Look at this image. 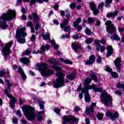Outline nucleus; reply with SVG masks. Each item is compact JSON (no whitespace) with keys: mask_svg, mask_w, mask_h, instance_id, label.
I'll list each match as a JSON object with an SVG mask.
<instances>
[{"mask_svg":"<svg viewBox=\"0 0 124 124\" xmlns=\"http://www.w3.org/2000/svg\"><path fill=\"white\" fill-rule=\"evenodd\" d=\"M54 74V71L52 70H47V69L45 71L43 74L42 75L43 76L52 75Z\"/></svg>","mask_w":124,"mask_h":124,"instance_id":"obj_24","label":"nucleus"},{"mask_svg":"<svg viewBox=\"0 0 124 124\" xmlns=\"http://www.w3.org/2000/svg\"><path fill=\"white\" fill-rule=\"evenodd\" d=\"M112 116L113 118H114V121H115V119H118V118H119V115L117 112H114Z\"/></svg>","mask_w":124,"mask_h":124,"instance_id":"obj_47","label":"nucleus"},{"mask_svg":"<svg viewBox=\"0 0 124 124\" xmlns=\"http://www.w3.org/2000/svg\"><path fill=\"white\" fill-rule=\"evenodd\" d=\"M5 73H7V74H9V70L6 69V70L0 71V77L1 78V77H3V75H4Z\"/></svg>","mask_w":124,"mask_h":124,"instance_id":"obj_34","label":"nucleus"},{"mask_svg":"<svg viewBox=\"0 0 124 124\" xmlns=\"http://www.w3.org/2000/svg\"><path fill=\"white\" fill-rule=\"evenodd\" d=\"M22 111L27 120L34 121L36 117L34 112V108L31 106H23Z\"/></svg>","mask_w":124,"mask_h":124,"instance_id":"obj_1","label":"nucleus"},{"mask_svg":"<svg viewBox=\"0 0 124 124\" xmlns=\"http://www.w3.org/2000/svg\"><path fill=\"white\" fill-rule=\"evenodd\" d=\"M70 31V27L69 26L64 27V31Z\"/></svg>","mask_w":124,"mask_h":124,"instance_id":"obj_52","label":"nucleus"},{"mask_svg":"<svg viewBox=\"0 0 124 124\" xmlns=\"http://www.w3.org/2000/svg\"><path fill=\"white\" fill-rule=\"evenodd\" d=\"M115 94H118V95H122L123 94V93L122 91H116L115 92Z\"/></svg>","mask_w":124,"mask_h":124,"instance_id":"obj_53","label":"nucleus"},{"mask_svg":"<svg viewBox=\"0 0 124 124\" xmlns=\"http://www.w3.org/2000/svg\"><path fill=\"white\" fill-rule=\"evenodd\" d=\"M93 22H94V19H93V18L90 17L88 18V22L90 24L92 23H93Z\"/></svg>","mask_w":124,"mask_h":124,"instance_id":"obj_54","label":"nucleus"},{"mask_svg":"<svg viewBox=\"0 0 124 124\" xmlns=\"http://www.w3.org/2000/svg\"><path fill=\"white\" fill-rule=\"evenodd\" d=\"M40 26L41 25L40 24H36L35 26V29L36 30V31H37V30H38V29H39L40 28Z\"/></svg>","mask_w":124,"mask_h":124,"instance_id":"obj_58","label":"nucleus"},{"mask_svg":"<svg viewBox=\"0 0 124 124\" xmlns=\"http://www.w3.org/2000/svg\"><path fill=\"white\" fill-rule=\"evenodd\" d=\"M48 62H49V63H52L54 65H59V62L56 61L55 59H50L48 60Z\"/></svg>","mask_w":124,"mask_h":124,"instance_id":"obj_33","label":"nucleus"},{"mask_svg":"<svg viewBox=\"0 0 124 124\" xmlns=\"http://www.w3.org/2000/svg\"><path fill=\"white\" fill-rule=\"evenodd\" d=\"M81 22V18L79 17L77 19L76 21H74L73 22V26H74V28H76L77 26H78V25H79V23H80Z\"/></svg>","mask_w":124,"mask_h":124,"instance_id":"obj_31","label":"nucleus"},{"mask_svg":"<svg viewBox=\"0 0 124 124\" xmlns=\"http://www.w3.org/2000/svg\"><path fill=\"white\" fill-rule=\"evenodd\" d=\"M13 44V41H11L9 43H7L5 47L2 49V54L3 57L5 58V61H6V59L8 58V55L10 54V48L12 47Z\"/></svg>","mask_w":124,"mask_h":124,"instance_id":"obj_7","label":"nucleus"},{"mask_svg":"<svg viewBox=\"0 0 124 124\" xmlns=\"http://www.w3.org/2000/svg\"><path fill=\"white\" fill-rule=\"evenodd\" d=\"M119 14V11H115L113 13H109L107 14V17L108 18L112 17L113 18H115L116 16Z\"/></svg>","mask_w":124,"mask_h":124,"instance_id":"obj_22","label":"nucleus"},{"mask_svg":"<svg viewBox=\"0 0 124 124\" xmlns=\"http://www.w3.org/2000/svg\"><path fill=\"white\" fill-rule=\"evenodd\" d=\"M96 106V103H93L91 104V107L90 108H86V112L88 115L90 114V111H91L92 113H93L94 111V107H95Z\"/></svg>","mask_w":124,"mask_h":124,"instance_id":"obj_17","label":"nucleus"},{"mask_svg":"<svg viewBox=\"0 0 124 124\" xmlns=\"http://www.w3.org/2000/svg\"><path fill=\"white\" fill-rule=\"evenodd\" d=\"M111 39H113V40H116V41H120L121 40L120 37H118L117 34H115L112 37H111Z\"/></svg>","mask_w":124,"mask_h":124,"instance_id":"obj_39","label":"nucleus"},{"mask_svg":"<svg viewBox=\"0 0 124 124\" xmlns=\"http://www.w3.org/2000/svg\"><path fill=\"white\" fill-rule=\"evenodd\" d=\"M100 42L101 43V44H103L104 45L106 44V41L104 39H101Z\"/></svg>","mask_w":124,"mask_h":124,"instance_id":"obj_55","label":"nucleus"},{"mask_svg":"<svg viewBox=\"0 0 124 124\" xmlns=\"http://www.w3.org/2000/svg\"><path fill=\"white\" fill-rule=\"evenodd\" d=\"M113 1V0H106L105 3V6L106 7H110V4L112 3V2Z\"/></svg>","mask_w":124,"mask_h":124,"instance_id":"obj_36","label":"nucleus"},{"mask_svg":"<svg viewBox=\"0 0 124 124\" xmlns=\"http://www.w3.org/2000/svg\"><path fill=\"white\" fill-rule=\"evenodd\" d=\"M18 72L20 73L23 80H25L27 78V76H26L25 73L23 71V69L21 67L18 68Z\"/></svg>","mask_w":124,"mask_h":124,"instance_id":"obj_21","label":"nucleus"},{"mask_svg":"<svg viewBox=\"0 0 124 124\" xmlns=\"http://www.w3.org/2000/svg\"><path fill=\"white\" fill-rule=\"evenodd\" d=\"M76 77V72H74L71 75L66 76L67 79H69L70 80H73L75 79Z\"/></svg>","mask_w":124,"mask_h":124,"instance_id":"obj_26","label":"nucleus"},{"mask_svg":"<svg viewBox=\"0 0 124 124\" xmlns=\"http://www.w3.org/2000/svg\"><path fill=\"white\" fill-rule=\"evenodd\" d=\"M93 41V40L92 38H89L85 40L86 44H91Z\"/></svg>","mask_w":124,"mask_h":124,"instance_id":"obj_42","label":"nucleus"},{"mask_svg":"<svg viewBox=\"0 0 124 124\" xmlns=\"http://www.w3.org/2000/svg\"><path fill=\"white\" fill-rule=\"evenodd\" d=\"M68 23H69V20L67 19H65L63 20V23L60 24V27L61 29H63V28H64L66 26V25L68 24Z\"/></svg>","mask_w":124,"mask_h":124,"instance_id":"obj_27","label":"nucleus"},{"mask_svg":"<svg viewBox=\"0 0 124 124\" xmlns=\"http://www.w3.org/2000/svg\"><path fill=\"white\" fill-rule=\"evenodd\" d=\"M62 38H69V35H63Z\"/></svg>","mask_w":124,"mask_h":124,"instance_id":"obj_63","label":"nucleus"},{"mask_svg":"<svg viewBox=\"0 0 124 124\" xmlns=\"http://www.w3.org/2000/svg\"><path fill=\"white\" fill-rule=\"evenodd\" d=\"M56 76L58 78L56 79V81H53V87L56 89L60 88V87H63L64 86V79L63 78L65 77V75L62 73L59 72L56 73Z\"/></svg>","mask_w":124,"mask_h":124,"instance_id":"obj_4","label":"nucleus"},{"mask_svg":"<svg viewBox=\"0 0 124 124\" xmlns=\"http://www.w3.org/2000/svg\"><path fill=\"white\" fill-rule=\"evenodd\" d=\"M106 49V47H105V46H101L100 45H99L98 46H96V50L97 51H99L100 50L101 53H102L105 51V49Z\"/></svg>","mask_w":124,"mask_h":124,"instance_id":"obj_25","label":"nucleus"},{"mask_svg":"<svg viewBox=\"0 0 124 124\" xmlns=\"http://www.w3.org/2000/svg\"><path fill=\"white\" fill-rule=\"evenodd\" d=\"M50 49V46L49 45H45V46H42L40 47V50H38L37 51L36 50H33L32 51V54H36V55H37V54H42L43 52H45V50H49Z\"/></svg>","mask_w":124,"mask_h":124,"instance_id":"obj_12","label":"nucleus"},{"mask_svg":"<svg viewBox=\"0 0 124 124\" xmlns=\"http://www.w3.org/2000/svg\"><path fill=\"white\" fill-rule=\"evenodd\" d=\"M82 30V26L81 25H78L77 27V31H80Z\"/></svg>","mask_w":124,"mask_h":124,"instance_id":"obj_61","label":"nucleus"},{"mask_svg":"<svg viewBox=\"0 0 124 124\" xmlns=\"http://www.w3.org/2000/svg\"><path fill=\"white\" fill-rule=\"evenodd\" d=\"M73 38L74 40H77V39H78V38H79V35H78V34L75 35L73 36Z\"/></svg>","mask_w":124,"mask_h":124,"instance_id":"obj_59","label":"nucleus"},{"mask_svg":"<svg viewBox=\"0 0 124 124\" xmlns=\"http://www.w3.org/2000/svg\"><path fill=\"white\" fill-rule=\"evenodd\" d=\"M78 92H81L83 93H85V100L86 102H90L91 101V97L89 95V89L87 88L84 87L82 88V84H80L77 89Z\"/></svg>","mask_w":124,"mask_h":124,"instance_id":"obj_8","label":"nucleus"},{"mask_svg":"<svg viewBox=\"0 0 124 124\" xmlns=\"http://www.w3.org/2000/svg\"><path fill=\"white\" fill-rule=\"evenodd\" d=\"M106 71L108 72H111V75L113 78H117L118 77V74L116 72H112V69L109 67H107L106 68Z\"/></svg>","mask_w":124,"mask_h":124,"instance_id":"obj_19","label":"nucleus"},{"mask_svg":"<svg viewBox=\"0 0 124 124\" xmlns=\"http://www.w3.org/2000/svg\"><path fill=\"white\" fill-rule=\"evenodd\" d=\"M59 4H55L54 6V8L55 10H58V9H59Z\"/></svg>","mask_w":124,"mask_h":124,"instance_id":"obj_60","label":"nucleus"},{"mask_svg":"<svg viewBox=\"0 0 124 124\" xmlns=\"http://www.w3.org/2000/svg\"><path fill=\"white\" fill-rule=\"evenodd\" d=\"M91 78L93 79V80L94 82H97V80H96V76L95 75H94V73H93V72L91 71Z\"/></svg>","mask_w":124,"mask_h":124,"instance_id":"obj_38","label":"nucleus"},{"mask_svg":"<svg viewBox=\"0 0 124 124\" xmlns=\"http://www.w3.org/2000/svg\"><path fill=\"white\" fill-rule=\"evenodd\" d=\"M60 60L62 62H64L66 64H73L72 61H70L68 60H64L63 58H60Z\"/></svg>","mask_w":124,"mask_h":124,"instance_id":"obj_30","label":"nucleus"},{"mask_svg":"<svg viewBox=\"0 0 124 124\" xmlns=\"http://www.w3.org/2000/svg\"><path fill=\"white\" fill-rule=\"evenodd\" d=\"M25 31H26V28L25 27L16 30V37L17 38V42L19 44H24V43H25L26 42V39L24 37H26L28 34L25 32Z\"/></svg>","mask_w":124,"mask_h":124,"instance_id":"obj_2","label":"nucleus"},{"mask_svg":"<svg viewBox=\"0 0 124 124\" xmlns=\"http://www.w3.org/2000/svg\"><path fill=\"white\" fill-rule=\"evenodd\" d=\"M31 53V50L27 49L25 51L24 53L26 56H29Z\"/></svg>","mask_w":124,"mask_h":124,"instance_id":"obj_49","label":"nucleus"},{"mask_svg":"<svg viewBox=\"0 0 124 124\" xmlns=\"http://www.w3.org/2000/svg\"><path fill=\"white\" fill-rule=\"evenodd\" d=\"M80 108L78 106L75 107L74 109L75 112H78V111H80Z\"/></svg>","mask_w":124,"mask_h":124,"instance_id":"obj_57","label":"nucleus"},{"mask_svg":"<svg viewBox=\"0 0 124 124\" xmlns=\"http://www.w3.org/2000/svg\"><path fill=\"white\" fill-rule=\"evenodd\" d=\"M36 65L38 67L39 71L42 72V75L43 74L44 72H45V71L47 69V67L48 66V65L44 62L37 63Z\"/></svg>","mask_w":124,"mask_h":124,"instance_id":"obj_11","label":"nucleus"},{"mask_svg":"<svg viewBox=\"0 0 124 124\" xmlns=\"http://www.w3.org/2000/svg\"><path fill=\"white\" fill-rule=\"evenodd\" d=\"M38 104L41 110H44V104L45 103L43 101H38Z\"/></svg>","mask_w":124,"mask_h":124,"instance_id":"obj_32","label":"nucleus"},{"mask_svg":"<svg viewBox=\"0 0 124 124\" xmlns=\"http://www.w3.org/2000/svg\"><path fill=\"white\" fill-rule=\"evenodd\" d=\"M42 36L47 42L50 41V33H46V34H43Z\"/></svg>","mask_w":124,"mask_h":124,"instance_id":"obj_29","label":"nucleus"},{"mask_svg":"<svg viewBox=\"0 0 124 124\" xmlns=\"http://www.w3.org/2000/svg\"><path fill=\"white\" fill-rule=\"evenodd\" d=\"M49 0H31L30 2V5H32V4H35L36 3V1H38L39 3H42L43 1L45 2H48Z\"/></svg>","mask_w":124,"mask_h":124,"instance_id":"obj_23","label":"nucleus"},{"mask_svg":"<svg viewBox=\"0 0 124 124\" xmlns=\"http://www.w3.org/2000/svg\"><path fill=\"white\" fill-rule=\"evenodd\" d=\"M52 67L54 68V69H55V70H57V71H62V69L61 67L57 66H52Z\"/></svg>","mask_w":124,"mask_h":124,"instance_id":"obj_46","label":"nucleus"},{"mask_svg":"<svg viewBox=\"0 0 124 124\" xmlns=\"http://www.w3.org/2000/svg\"><path fill=\"white\" fill-rule=\"evenodd\" d=\"M106 116H107V117H108V118H110L112 121H114V118H113V114H112L111 112L107 111L106 113Z\"/></svg>","mask_w":124,"mask_h":124,"instance_id":"obj_40","label":"nucleus"},{"mask_svg":"<svg viewBox=\"0 0 124 124\" xmlns=\"http://www.w3.org/2000/svg\"><path fill=\"white\" fill-rule=\"evenodd\" d=\"M106 49L107 51L106 57H110L113 54V47L111 46H108L106 47Z\"/></svg>","mask_w":124,"mask_h":124,"instance_id":"obj_16","label":"nucleus"},{"mask_svg":"<svg viewBox=\"0 0 124 124\" xmlns=\"http://www.w3.org/2000/svg\"><path fill=\"white\" fill-rule=\"evenodd\" d=\"M16 17V12L13 10H9L6 14H3L1 17H0V20H3V21H10L12 19H14Z\"/></svg>","mask_w":124,"mask_h":124,"instance_id":"obj_6","label":"nucleus"},{"mask_svg":"<svg viewBox=\"0 0 124 124\" xmlns=\"http://www.w3.org/2000/svg\"><path fill=\"white\" fill-rule=\"evenodd\" d=\"M54 111L56 113V114H57V115H60V112L61 111V109H60V108H55Z\"/></svg>","mask_w":124,"mask_h":124,"instance_id":"obj_51","label":"nucleus"},{"mask_svg":"<svg viewBox=\"0 0 124 124\" xmlns=\"http://www.w3.org/2000/svg\"><path fill=\"white\" fill-rule=\"evenodd\" d=\"M85 121V122L87 124H90V119H89V118H86Z\"/></svg>","mask_w":124,"mask_h":124,"instance_id":"obj_64","label":"nucleus"},{"mask_svg":"<svg viewBox=\"0 0 124 124\" xmlns=\"http://www.w3.org/2000/svg\"><path fill=\"white\" fill-rule=\"evenodd\" d=\"M94 61H95V56L94 55H91L89 58V60L85 62V63L87 65L93 64V63H94Z\"/></svg>","mask_w":124,"mask_h":124,"instance_id":"obj_14","label":"nucleus"},{"mask_svg":"<svg viewBox=\"0 0 124 124\" xmlns=\"http://www.w3.org/2000/svg\"><path fill=\"white\" fill-rule=\"evenodd\" d=\"M120 62H121V58H117L114 61V64L119 72H121V64Z\"/></svg>","mask_w":124,"mask_h":124,"instance_id":"obj_15","label":"nucleus"},{"mask_svg":"<svg viewBox=\"0 0 124 124\" xmlns=\"http://www.w3.org/2000/svg\"><path fill=\"white\" fill-rule=\"evenodd\" d=\"M32 15L34 21H38L39 20V16L36 13H33Z\"/></svg>","mask_w":124,"mask_h":124,"instance_id":"obj_37","label":"nucleus"},{"mask_svg":"<svg viewBox=\"0 0 124 124\" xmlns=\"http://www.w3.org/2000/svg\"><path fill=\"white\" fill-rule=\"evenodd\" d=\"M85 33L87 35H91L92 34V32L91 31V30L89 29L88 28H86L85 29Z\"/></svg>","mask_w":124,"mask_h":124,"instance_id":"obj_43","label":"nucleus"},{"mask_svg":"<svg viewBox=\"0 0 124 124\" xmlns=\"http://www.w3.org/2000/svg\"><path fill=\"white\" fill-rule=\"evenodd\" d=\"M76 7V4L75 3H72L70 5V8L71 9H74Z\"/></svg>","mask_w":124,"mask_h":124,"instance_id":"obj_48","label":"nucleus"},{"mask_svg":"<svg viewBox=\"0 0 124 124\" xmlns=\"http://www.w3.org/2000/svg\"><path fill=\"white\" fill-rule=\"evenodd\" d=\"M27 27H30V28L33 27V26H32V22L31 21L28 22L27 23Z\"/></svg>","mask_w":124,"mask_h":124,"instance_id":"obj_56","label":"nucleus"},{"mask_svg":"<svg viewBox=\"0 0 124 124\" xmlns=\"http://www.w3.org/2000/svg\"><path fill=\"white\" fill-rule=\"evenodd\" d=\"M16 114L18 117H22V115L21 114V111L20 110H17L16 111Z\"/></svg>","mask_w":124,"mask_h":124,"instance_id":"obj_62","label":"nucleus"},{"mask_svg":"<svg viewBox=\"0 0 124 124\" xmlns=\"http://www.w3.org/2000/svg\"><path fill=\"white\" fill-rule=\"evenodd\" d=\"M101 101L104 105L110 106L113 103V98L110 94H108L106 91L104 92L100 95Z\"/></svg>","mask_w":124,"mask_h":124,"instance_id":"obj_3","label":"nucleus"},{"mask_svg":"<svg viewBox=\"0 0 124 124\" xmlns=\"http://www.w3.org/2000/svg\"><path fill=\"white\" fill-rule=\"evenodd\" d=\"M81 44L79 43H73L72 44V48L74 51H77L78 50H79V49H81Z\"/></svg>","mask_w":124,"mask_h":124,"instance_id":"obj_18","label":"nucleus"},{"mask_svg":"<svg viewBox=\"0 0 124 124\" xmlns=\"http://www.w3.org/2000/svg\"><path fill=\"white\" fill-rule=\"evenodd\" d=\"M35 35L32 34L31 37L30 38V40L31 42H34L35 41Z\"/></svg>","mask_w":124,"mask_h":124,"instance_id":"obj_45","label":"nucleus"},{"mask_svg":"<svg viewBox=\"0 0 124 124\" xmlns=\"http://www.w3.org/2000/svg\"><path fill=\"white\" fill-rule=\"evenodd\" d=\"M20 62L24 63V64H30L31 63V61L29 60V58L27 57H24L23 58H20L19 59Z\"/></svg>","mask_w":124,"mask_h":124,"instance_id":"obj_20","label":"nucleus"},{"mask_svg":"<svg viewBox=\"0 0 124 124\" xmlns=\"http://www.w3.org/2000/svg\"><path fill=\"white\" fill-rule=\"evenodd\" d=\"M90 6L91 10L93 11L94 15H97L99 13V11L96 9V6L93 3H90Z\"/></svg>","mask_w":124,"mask_h":124,"instance_id":"obj_13","label":"nucleus"},{"mask_svg":"<svg viewBox=\"0 0 124 124\" xmlns=\"http://www.w3.org/2000/svg\"><path fill=\"white\" fill-rule=\"evenodd\" d=\"M105 25H107L106 31L108 33H112L116 31V28L113 24H112V21L111 20H108L105 23Z\"/></svg>","mask_w":124,"mask_h":124,"instance_id":"obj_9","label":"nucleus"},{"mask_svg":"<svg viewBox=\"0 0 124 124\" xmlns=\"http://www.w3.org/2000/svg\"><path fill=\"white\" fill-rule=\"evenodd\" d=\"M104 6V3L103 2H101V3L99 4V5H98V8L99 9H101V8H102V7H103Z\"/></svg>","mask_w":124,"mask_h":124,"instance_id":"obj_50","label":"nucleus"},{"mask_svg":"<svg viewBox=\"0 0 124 124\" xmlns=\"http://www.w3.org/2000/svg\"><path fill=\"white\" fill-rule=\"evenodd\" d=\"M103 116H104V115L102 113H98L96 115L97 119L100 121H101V120H102V119L103 118Z\"/></svg>","mask_w":124,"mask_h":124,"instance_id":"obj_41","label":"nucleus"},{"mask_svg":"<svg viewBox=\"0 0 124 124\" xmlns=\"http://www.w3.org/2000/svg\"><path fill=\"white\" fill-rule=\"evenodd\" d=\"M92 79L91 78H87L83 83L84 88H87L88 90H93V92L95 93H102V88L100 87H96V85L93 84L92 85H89V84L91 83Z\"/></svg>","mask_w":124,"mask_h":124,"instance_id":"obj_5","label":"nucleus"},{"mask_svg":"<svg viewBox=\"0 0 124 124\" xmlns=\"http://www.w3.org/2000/svg\"><path fill=\"white\" fill-rule=\"evenodd\" d=\"M0 23L1 22L0 21ZM0 28L2 29V30H6V29L8 28V25L6 24L5 21H3L0 24Z\"/></svg>","mask_w":124,"mask_h":124,"instance_id":"obj_28","label":"nucleus"},{"mask_svg":"<svg viewBox=\"0 0 124 124\" xmlns=\"http://www.w3.org/2000/svg\"><path fill=\"white\" fill-rule=\"evenodd\" d=\"M51 43L52 44V46L54 47L55 50H57V49H59L60 46H59V45L56 44V42L55 41V40H52L51 41Z\"/></svg>","mask_w":124,"mask_h":124,"instance_id":"obj_35","label":"nucleus"},{"mask_svg":"<svg viewBox=\"0 0 124 124\" xmlns=\"http://www.w3.org/2000/svg\"><path fill=\"white\" fill-rule=\"evenodd\" d=\"M4 93L7 94V96L9 97V98H11V99L10 100V105L11 108H14L15 107V102H16V99H15V97H13L12 95L8 93V91L7 90H5L4 91Z\"/></svg>","mask_w":124,"mask_h":124,"instance_id":"obj_10","label":"nucleus"},{"mask_svg":"<svg viewBox=\"0 0 124 124\" xmlns=\"http://www.w3.org/2000/svg\"><path fill=\"white\" fill-rule=\"evenodd\" d=\"M116 86L119 89H123L124 92V84H121L120 83H118V84H117Z\"/></svg>","mask_w":124,"mask_h":124,"instance_id":"obj_44","label":"nucleus"}]
</instances>
